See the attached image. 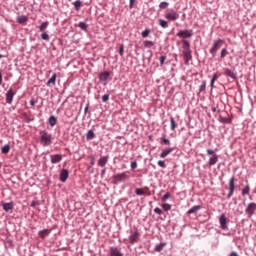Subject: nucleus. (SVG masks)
I'll use <instances>...</instances> for the list:
<instances>
[{"label": "nucleus", "instance_id": "obj_29", "mask_svg": "<svg viewBox=\"0 0 256 256\" xmlns=\"http://www.w3.org/2000/svg\"><path fill=\"white\" fill-rule=\"evenodd\" d=\"M158 24L160 25V27H162V29H167V27H169V22L164 19H159Z\"/></svg>", "mask_w": 256, "mask_h": 256}, {"label": "nucleus", "instance_id": "obj_56", "mask_svg": "<svg viewBox=\"0 0 256 256\" xmlns=\"http://www.w3.org/2000/svg\"><path fill=\"white\" fill-rule=\"evenodd\" d=\"M134 6H135V0H130V1H129V7H130V9H133Z\"/></svg>", "mask_w": 256, "mask_h": 256}, {"label": "nucleus", "instance_id": "obj_49", "mask_svg": "<svg viewBox=\"0 0 256 256\" xmlns=\"http://www.w3.org/2000/svg\"><path fill=\"white\" fill-rule=\"evenodd\" d=\"M157 165H158L159 167H162V169H165V167H167V166L165 165V161H163V160H159V161L157 162Z\"/></svg>", "mask_w": 256, "mask_h": 256}, {"label": "nucleus", "instance_id": "obj_57", "mask_svg": "<svg viewBox=\"0 0 256 256\" xmlns=\"http://www.w3.org/2000/svg\"><path fill=\"white\" fill-rule=\"evenodd\" d=\"M0 85H3V70H0Z\"/></svg>", "mask_w": 256, "mask_h": 256}, {"label": "nucleus", "instance_id": "obj_48", "mask_svg": "<svg viewBox=\"0 0 256 256\" xmlns=\"http://www.w3.org/2000/svg\"><path fill=\"white\" fill-rule=\"evenodd\" d=\"M107 101H109V93L104 94V95L102 96V102H103V103H107Z\"/></svg>", "mask_w": 256, "mask_h": 256}, {"label": "nucleus", "instance_id": "obj_30", "mask_svg": "<svg viewBox=\"0 0 256 256\" xmlns=\"http://www.w3.org/2000/svg\"><path fill=\"white\" fill-rule=\"evenodd\" d=\"M94 137H95V132H93V130H88V132L86 133V140L93 141Z\"/></svg>", "mask_w": 256, "mask_h": 256}, {"label": "nucleus", "instance_id": "obj_41", "mask_svg": "<svg viewBox=\"0 0 256 256\" xmlns=\"http://www.w3.org/2000/svg\"><path fill=\"white\" fill-rule=\"evenodd\" d=\"M163 211H171V204L164 203L161 205Z\"/></svg>", "mask_w": 256, "mask_h": 256}, {"label": "nucleus", "instance_id": "obj_11", "mask_svg": "<svg viewBox=\"0 0 256 256\" xmlns=\"http://www.w3.org/2000/svg\"><path fill=\"white\" fill-rule=\"evenodd\" d=\"M245 213L248 215V217H253V215L256 213V203L250 202L245 209Z\"/></svg>", "mask_w": 256, "mask_h": 256}, {"label": "nucleus", "instance_id": "obj_43", "mask_svg": "<svg viewBox=\"0 0 256 256\" xmlns=\"http://www.w3.org/2000/svg\"><path fill=\"white\" fill-rule=\"evenodd\" d=\"M135 194L138 195V196L146 195V193L143 191L142 188H136L135 189Z\"/></svg>", "mask_w": 256, "mask_h": 256}, {"label": "nucleus", "instance_id": "obj_15", "mask_svg": "<svg viewBox=\"0 0 256 256\" xmlns=\"http://www.w3.org/2000/svg\"><path fill=\"white\" fill-rule=\"evenodd\" d=\"M109 77H111V72H109V71L100 72V74H99V81L101 83H103L105 81H108Z\"/></svg>", "mask_w": 256, "mask_h": 256}, {"label": "nucleus", "instance_id": "obj_32", "mask_svg": "<svg viewBox=\"0 0 256 256\" xmlns=\"http://www.w3.org/2000/svg\"><path fill=\"white\" fill-rule=\"evenodd\" d=\"M49 27V22L45 21L40 26H38L39 31L45 32V29Z\"/></svg>", "mask_w": 256, "mask_h": 256}, {"label": "nucleus", "instance_id": "obj_20", "mask_svg": "<svg viewBox=\"0 0 256 256\" xmlns=\"http://www.w3.org/2000/svg\"><path fill=\"white\" fill-rule=\"evenodd\" d=\"M2 207L6 213H9L15 207V204L13 202L2 203Z\"/></svg>", "mask_w": 256, "mask_h": 256}, {"label": "nucleus", "instance_id": "obj_28", "mask_svg": "<svg viewBox=\"0 0 256 256\" xmlns=\"http://www.w3.org/2000/svg\"><path fill=\"white\" fill-rule=\"evenodd\" d=\"M48 124L50 127H55V125H57V118L55 116H50L48 119Z\"/></svg>", "mask_w": 256, "mask_h": 256}, {"label": "nucleus", "instance_id": "obj_9", "mask_svg": "<svg viewBox=\"0 0 256 256\" xmlns=\"http://www.w3.org/2000/svg\"><path fill=\"white\" fill-rule=\"evenodd\" d=\"M228 194H227V199H231L233 197V193H235V176H232L229 180L228 184Z\"/></svg>", "mask_w": 256, "mask_h": 256}, {"label": "nucleus", "instance_id": "obj_53", "mask_svg": "<svg viewBox=\"0 0 256 256\" xmlns=\"http://www.w3.org/2000/svg\"><path fill=\"white\" fill-rule=\"evenodd\" d=\"M89 102H87L85 108H84V114L87 115V113H89Z\"/></svg>", "mask_w": 256, "mask_h": 256}, {"label": "nucleus", "instance_id": "obj_17", "mask_svg": "<svg viewBox=\"0 0 256 256\" xmlns=\"http://www.w3.org/2000/svg\"><path fill=\"white\" fill-rule=\"evenodd\" d=\"M60 181L62 182V183H65L66 181H67V179H69V170H67V169H62L61 171H60Z\"/></svg>", "mask_w": 256, "mask_h": 256}, {"label": "nucleus", "instance_id": "obj_55", "mask_svg": "<svg viewBox=\"0 0 256 256\" xmlns=\"http://www.w3.org/2000/svg\"><path fill=\"white\" fill-rule=\"evenodd\" d=\"M37 205H39V201L33 200L30 204V207H37Z\"/></svg>", "mask_w": 256, "mask_h": 256}, {"label": "nucleus", "instance_id": "obj_47", "mask_svg": "<svg viewBox=\"0 0 256 256\" xmlns=\"http://www.w3.org/2000/svg\"><path fill=\"white\" fill-rule=\"evenodd\" d=\"M165 59H167L166 55L160 56L159 61L161 66L165 65Z\"/></svg>", "mask_w": 256, "mask_h": 256}, {"label": "nucleus", "instance_id": "obj_44", "mask_svg": "<svg viewBox=\"0 0 256 256\" xmlns=\"http://www.w3.org/2000/svg\"><path fill=\"white\" fill-rule=\"evenodd\" d=\"M41 39L43 41H49V34H47V32H42Z\"/></svg>", "mask_w": 256, "mask_h": 256}, {"label": "nucleus", "instance_id": "obj_50", "mask_svg": "<svg viewBox=\"0 0 256 256\" xmlns=\"http://www.w3.org/2000/svg\"><path fill=\"white\" fill-rule=\"evenodd\" d=\"M219 77H220L219 74L214 73L213 76H212V79H211L212 83H215V81H217V79H219Z\"/></svg>", "mask_w": 256, "mask_h": 256}, {"label": "nucleus", "instance_id": "obj_5", "mask_svg": "<svg viewBox=\"0 0 256 256\" xmlns=\"http://www.w3.org/2000/svg\"><path fill=\"white\" fill-rule=\"evenodd\" d=\"M164 17L167 21H177L179 19V13L173 8L166 9Z\"/></svg>", "mask_w": 256, "mask_h": 256}, {"label": "nucleus", "instance_id": "obj_63", "mask_svg": "<svg viewBox=\"0 0 256 256\" xmlns=\"http://www.w3.org/2000/svg\"><path fill=\"white\" fill-rule=\"evenodd\" d=\"M24 117H27V113H24Z\"/></svg>", "mask_w": 256, "mask_h": 256}, {"label": "nucleus", "instance_id": "obj_45", "mask_svg": "<svg viewBox=\"0 0 256 256\" xmlns=\"http://www.w3.org/2000/svg\"><path fill=\"white\" fill-rule=\"evenodd\" d=\"M124 53H125V46L123 44H121L120 47H119L120 57H123Z\"/></svg>", "mask_w": 256, "mask_h": 256}, {"label": "nucleus", "instance_id": "obj_16", "mask_svg": "<svg viewBox=\"0 0 256 256\" xmlns=\"http://www.w3.org/2000/svg\"><path fill=\"white\" fill-rule=\"evenodd\" d=\"M173 151H175V148H172V147L165 148L164 150H162L159 157L161 159H165V157H167L168 155H171V153H173Z\"/></svg>", "mask_w": 256, "mask_h": 256}, {"label": "nucleus", "instance_id": "obj_21", "mask_svg": "<svg viewBox=\"0 0 256 256\" xmlns=\"http://www.w3.org/2000/svg\"><path fill=\"white\" fill-rule=\"evenodd\" d=\"M165 247H167V243L160 242L159 244H156L154 251H155V253H161V251H163V249H165Z\"/></svg>", "mask_w": 256, "mask_h": 256}, {"label": "nucleus", "instance_id": "obj_42", "mask_svg": "<svg viewBox=\"0 0 256 256\" xmlns=\"http://www.w3.org/2000/svg\"><path fill=\"white\" fill-rule=\"evenodd\" d=\"M149 33H151V30L145 29L144 31H142L141 35L145 39V38L149 37Z\"/></svg>", "mask_w": 256, "mask_h": 256}, {"label": "nucleus", "instance_id": "obj_26", "mask_svg": "<svg viewBox=\"0 0 256 256\" xmlns=\"http://www.w3.org/2000/svg\"><path fill=\"white\" fill-rule=\"evenodd\" d=\"M11 151V146L9 144H5L2 148H1V153L2 155H7V153H9Z\"/></svg>", "mask_w": 256, "mask_h": 256}, {"label": "nucleus", "instance_id": "obj_19", "mask_svg": "<svg viewBox=\"0 0 256 256\" xmlns=\"http://www.w3.org/2000/svg\"><path fill=\"white\" fill-rule=\"evenodd\" d=\"M109 163V156H101L98 160V167H105Z\"/></svg>", "mask_w": 256, "mask_h": 256}, {"label": "nucleus", "instance_id": "obj_2", "mask_svg": "<svg viewBox=\"0 0 256 256\" xmlns=\"http://www.w3.org/2000/svg\"><path fill=\"white\" fill-rule=\"evenodd\" d=\"M40 143L43 147H49L53 143V135L46 130H41Z\"/></svg>", "mask_w": 256, "mask_h": 256}, {"label": "nucleus", "instance_id": "obj_23", "mask_svg": "<svg viewBox=\"0 0 256 256\" xmlns=\"http://www.w3.org/2000/svg\"><path fill=\"white\" fill-rule=\"evenodd\" d=\"M55 81H57V74L54 73L52 77L47 81V87H55Z\"/></svg>", "mask_w": 256, "mask_h": 256}, {"label": "nucleus", "instance_id": "obj_40", "mask_svg": "<svg viewBox=\"0 0 256 256\" xmlns=\"http://www.w3.org/2000/svg\"><path fill=\"white\" fill-rule=\"evenodd\" d=\"M170 197H171V193L166 192V193L162 196V198H161L162 203H165V202L167 201V199H170Z\"/></svg>", "mask_w": 256, "mask_h": 256}, {"label": "nucleus", "instance_id": "obj_34", "mask_svg": "<svg viewBox=\"0 0 256 256\" xmlns=\"http://www.w3.org/2000/svg\"><path fill=\"white\" fill-rule=\"evenodd\" d=\"M27 16H24V15H22V16H19L18 18H17V23H19L20 25H23V23H27Z\"/></svg>", "mask_w": 256, "mask_h": 256}, {"label": "nucleus", "instance_id": "obj_58", "mask_svg": "<svg viewBox=\"0 0 256 256\" xmlns=\"http://www.w3.org/2000/svg\"><path fill=\"white\" fill-rule=\"evenodd\" d=\"M35 103H37V101H35V98H32V99L30 100V105H31V107H35Z\"/></svg>", "mask_w": 256, "mask_h": 256}, {"label": "nucleus", "instance_id": "obj_64", "mask_svg": "<svg viewBox=\"0 0 256 256\" xmlns=\"http://www.w3.org/2000/svg\"><path fill=\"white\" fill-rule=\"evenodd\" d=\"M0 169H1V164H0Z\"/></svg>", "mask_w": 256, "mask_h": 256}, {"label": "nucleus", "instance_id": "obj_13", "mask_svg": "<svg viewBox=\"0 0 256 256\" xmlns=\"http://www.w3.org/2000/svg\"><path fill=\"white\" fill-rule=\"evenodd\" d=\"M109 256H124L121 248L117 246H111L109 248Z\"/></svg>", "mask_w": 256, "mask_h": 256}, {"label": "nucleus", "instance_id": "obj_4", "mask_svg": "<svg viewBox=\"0 0 256 256\" xmlns=\"http://www.w3.org/2000/svg\"><path fill=\"white\" fill-rule=\"evenodd\" d=\"M112 179L114 185H119V183H123L129 179V172L117 173L112 176Z\"/></svg>", "mask_w": 256, "mask_h": 256}, {"label": "nucleus", "instance_id": "obj_46", "mask_svg": "<svg viewBox=\"0 0 256 256\" xmlns=\"http://www.w3.org/2000/svg\"><path fill=\"white\" fill-rule=\"evenodd\" d=\"M160 9H167V7H169V3L168 2H161L159 4Z\"/></svg>", "mask_w": 256, "mask_h": 256}, {"label": "nucleus", "instance_id": "obj_52", "mask_svg": "<svg viewBox=\"0 0 256 256\" xmlns=\"http://www.w3.org/2000/svg\"><path fill=\"white\" fill-rule=\"evenodd\" d=\"M90 165L93 167L95 165V155L90 156Z\"/></svg>", "mask_w": 256, "mask_h": 256}, {"label": "nucleus", "instance_id": "obj_7", "mask_svg": "<svg viewBox=\"0 0 256 256\" xmlns=\"http://www.w3.org/2000/svg\"><path fill=\"white\" fill-rule=\"evenodd\" d=\"M206 153L207 155H211V157L208 160L209 167H213V165H217V162L219 161V155L215 153V150L207 149Z\"/></svg>", "mask_w": 256, "mask_h": 256}, {"label": "nucleus", "instance_id": "obj_60", "mask_svg": "<svg viewBox=\"0 0 256 256\" xmlns=\"http://www.w3.org/2000/svg\"><path fill=\"white\" fill-rule=\"evenodd\" d=\"M106 171H107V168L102 169L101 175H105Z\"/></svg>", "mask_w": 256, "mask_h": 256}, {"label": "nucleus", "instance_id": "obj_59", "mask_svg": "<svg viewBox=\"0 0 256 256\" xmlns=\"http://www.w3.org/2000/svg\"><path fill=\"white\" fill-rule=\"evenodd\" d=\"M210 87H211V89H213L215 87V82H213L212 80L210 81Z\"/></svg>", "mask_w": 256, "mask_h": 256}, {"label": "nucleus", "instance_id": "obj_33", "mask_svg": "<svg viewBox=\"0 0 256 256\" xmlns=\"http://www.w3.org/2000/svg\"><path fill=\"white\" fill-rule=\"evenodd\" d=\"M154 45H155V43L151 40H145L144 41L145 49H151V47H153Z\"/></svg>", "mask_w": 256, "mask_h": 256}, {"label": "nucleus", "instance_id": "obj_35", "mask_svg": "<svg viewBox=\"0 0 256 256\" xmlns=\"http://www.w3.org/2000/svg\"><path fill=\"white\" fill-rule=\"evenodd\" d=\"M73 5H74V8H75V11H81V0H76L75 2H73Z\"/></svg>", "mask_w": 256, "mask_h": 256}, {"label": "nucleus", "instance_id": "obj_25", "mask_svg": "<svg viewBox=\"0 0 256 256\" xmlns=\"http://www.w3.org/2000/svg\"><path fill=\"white\" fill-rule=\"evenodd\" d=\"M251 192V186H249V184H247L241 192L242 197H245L247 195H249V193Z\"/></svg>", "mask_w": 256, "mask_h": 256}, {"label": "nucleus", "instance_id": "obj_27", "mask_svg": "<svg viewBox=\"0 0 256 256\" xmlns=\"http://www.w3.org/2000/svg\"><path fill=\"white\" fill-rule=\"evenodd\" d=\"M199 209H201V205H196L187 211V215H193V213H197Z\"/></svg>", "mask_w": 256, "mask_h": 256}, {"label": "nucleus", "instance_id": "obj_39", "mask_svg": "<svg viewBox=\"0 0 256 256\" xmlns=\"http://www.w3.org/2000/svg\"><path fill=\"white\" fill-rule=\"evenodd\" d=\"M227 55H229V52L227 51V48H223L221 50V53H220L221 59H225V57H227Z\"/></svg>", "mask_w": 256, "mask_h": 256}, {"label": "nucleus", "instance_id": "obj_22", "mask_svg": "<svg viewBox=\"0 0 256 256\" xmlns=\"http://www.w3.org/2000/svg\"><path fill=\"white\" fill-rule=\"evenodd\" d=\"M224 75H226V77H230V79H234V80L237 79V74L232 72V70L229 68L225 69Z\"/></svg>", "mask_w": 256, "mask_h": 256}, {"label": "nucleus", "instance_id": "obj_3", "mask_svg": "<svg viewBox=\"0 0 256 256\" xmlns=\"http://www.w3.org/2000/svg\"><path fill=\"white\" fill-rule=\"evenodd\" d=\"M225 43V40L221 39V38H217L213 41L212 47L209 50L210 55H212V57H217V51H219V49H221V47H223V44Z\"/></svg>", "mask_w": 256, "mask_h": 256}, {"label": "nucleus", "instance_id": "obj_12", "mask_svg": "<svg viewBox=\"0 0 256 256\" xmlns=\"http://www.w3.org/2000/svg\"><path fill=\"white\" fill-rule=\"evenodd\" d=\"M16 93L13 91V88H9L8 91L5 94L6 97V103L8 105L13 104V99L15 98Z\"/></svg>", "mask_w": 256, "mask_h": 256}, {"label": "nucleus", "instance_id": "obj_62", "mask_svg": "<svg viewBox=\"0 0 256 256\" xmlns=\"http://www.w3.org/2000/svg\"><path fill=\"white\" fill-rule=\"evenodd\" d=\"M3 57H6L5 55L0 54V59H3Z\"/></svg>", "mask_w": 256, "mask_h": 256}, {"label": "nucleus", "instance_id": "obj_61", "mask_svg": "<svg viewBox=\"0 0 256 256\" xmlns=\"http://www.w3.org/2000/svg\"><path fill=\"white\" fill-rule=\"evenodd\" d=\"M213 113L217 111V108H212Z\"/></svg>", "mask_w": 256, "mask_h": 256}, {"label": "nucleus", "instance_id": "obj_1", "mask_svg": "<svg viewBox=\"0 0 256 256\" xmlns=\"http://www.w3.org/2000/svg\"><path fill=\"white\" fill-rule=\"evenodd\" d=\"M182 55L184 57V63L189 65V62L193 59L191 51V43L188 40H182Z\"/></svg>", "mask_w": 256, "mask_h": 256}, {"label": "nucleus", "instance_id": "obj_24", "mask_svg": "<svg viewBox=\"0 0 256 256\" xmlns=\"http://www.w3.org/2000/svg\"><path fill=\"white\" fill-rule=\"evenodd\" d=\"M51 233V230L49 229H43L38 232V235L41 239H45L49 234Z\"/></svg>", "mask_w": 256, "mask_h": 256}, {"label": "nucleus", "instance_id": "obj_6", "mask_svg": "<svg viewBox=\"0 0 256 256\" xmlns=\"http://www.w3.org/2000/svg\"><path fill=\"white\" fill-rule=\"evenodd\" d=\"M140 237L141 233H139V230L136 227H134V230L130 231L128 241L131 245H135V243H139Z\"/></svg>", "mask_w": 256, "mask_h": 256}, {"label": "nucleus", "instance_id": "obj_38", "mask_svg": "<svg viewBox=\"0 0 256 256\" xmlns=\"http://www.w3.org/2000/svg\"><path fill=\"white\" fill-rule=\"evenodd\" d=\"M160 143H161V145H171V140H170V139H167V138H165V137H162V138L160 139Z\"/></svg>", "mask_w": 256, "mask_h": 256}, {"label": "nucleus", "instance_id": "obj_18", "mask_svg": "<svg viewBox=\"0 0 256 256\" xmlns=\"http://www.w3.org/2000/svg\"><path fill=\"white\" fill-rule=\"evenodd\" d=\"M219 123H223L224 125H231L233 123V118L231 117H223V116H219L218 118Z\"/></svg>", "mask_w": 256, "mask_h": 256}, {"label": "nucleus", "instance_id": "obj_54", "mask_svg": "<svg viewBox=\"0 0 256 256\" xmlns=\"http://www.w3.org/2000/svg\"><path fill=\"white\" fill-rule=\"evenodd\" d=\"M131 169H137V161H133L130 164Z\"/></svg>", "mask_w": 256, "mask_h": 256}, {"label": "nucleus", "instance_id": "obj_36", "mask_svg": "<svg viewBox=\"0 0 256 256\" xmlns=\"http://www.w3.org/2000/svg\"><path fill=\"white\" fill-rule=\"evenodd\" d=\"M205 89H207V81L203 80L202 84L199 86V93L205 92Z\"/></svg>", "mask_w": 256, "mask_h": 256}, {"label": "nucleus", "instance_id": "obj_31", "mask_svg": "<svg viewBox=\"0 0 256 256\" xmlns=\"http://www.w3.org/2000/svg\"><path fill=\"white\" fill-rule=\"evenodd\" d=\"M170 129L171 131H175L177 129V122H175V118L170 117Z\"/></svg>", "mask_w": 256, "mask_h": 256}, {"label": "nucleus", "instance_id": "obj_10", "mask_svg": "<svg viewBox=\"0 0 256 256\" xmlns=\"http://www.w3.org/2000/svg\"><path fill=\"white\" fill-rule=\"evenodd\" d=\"M219 223H220V229H222V231H228L229 230V226H227V216L225 215V213H222L219 217Z\"/></svg>", "mask_w": 256, "mask_h": 256}, {"label": "nucleus", "instance_id": "obj_37", "mask_svg": "<svg viewBox=\"0 0 256 256\" xmlns=\"http://www.w3.org/2000/svg\"><path fill=\"white\" fill-rule=\"evenodd\" d=\"M78 27H79L82 31H87V29H88L89 26H88L87 23H85V22H79Z\"/></svg>", "mask_w": 256, "mask_h": 256}, {"label": "nucleus", "instance_id": "obj_8", "mask_svg": "<svg viewBox=\"0 0 256 256\" xmlns=\"http://www.w3.org/2000/svg\"><path fill=\"white\" fill-rule=\"evenodd\" d=\"M193 36V30H179L176 33V37H179L180 39H183V41H187V39H191Z\"/></svg>", "mask_w": 256, "mask_h": 256}, {"label": "nucleus", "instance_id": "obj_51", "mask_svg": "<svg viewBox=\"0 0 256 256\" xmlns=\"http://www.w3.org/2000/svg\"><path fill=\"white\" fill-rule=\"evenodd\" d=\"M154 213H156L157 215H163V210H161V208H159V207H156L154 209Z\"/></svg>", "mask_w": 256, "mask_h": 256}, {"label": "nucleus", "instance_id": "obj_14", "mask_svg": "<svg viewBox=\"0 0 256 256\" xmlns=\"http://www.w3.org/2000/svg\"><path fill=\"white\" fill-rule=\"evenodd\" d=\"M61 161H63V155L61 154H54L50 156V163H52V165L61 163Z\"/></svg>", "mask_w": 256, "mask_h": 256}]
</instances>
